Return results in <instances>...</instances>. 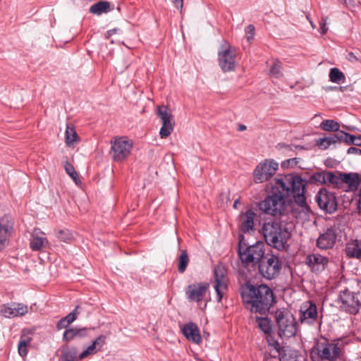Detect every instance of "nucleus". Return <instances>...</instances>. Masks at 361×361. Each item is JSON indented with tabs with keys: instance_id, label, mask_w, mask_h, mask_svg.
<instances>
[{
	"instance_id": "aec40b11",
	"label": "nucleus",
	"mask_w": 361,
	"mask_h": 361,
	"mask_svg": "<svg viewBox=\"0 0 361 361\" xmlns=\"http://www.w3.org/2000/svg\"><path fill=\"white\" fill-rule=\"evenodd\" d=\"M28 312V307L23 303H11L4 305L1 309L2 316L7 318L22 317Z\"/></svg>"
},
{
	"instance_id": "5701e85b",
	"label": "nucleus",
	"mask_w": 361,
	"mask_h": 361,
	"mask_svg": "<svg viewBox=\"0 0 361 361\" xmlns=\"http://www.w3.org/2000/svg\"><path fill=\"white\" fill-rule=\"evenodd\" d=\"M341 183L347 185L345 191H356L361 183V178L357 173H341Z\"/></svg>"
},
{
	"instance_id": "9b49d317",
	"label": "nucleus",
	"mask_w": 361,
	"mask_h": 361,
	"mask_svg": "<svg viewBox=\"0 0 361 361\" xmlns=\"http://www.w3.org/2000/svg\"><path fill=\"white\" fill-rule=\"evenodd\" d=\"M228 277L227 270L223 265H217L214 269V288L217 301L221 302L228 291Z\"/></svg>"
},
{
	"instance_id": "c03bdc74",
	"label": "nucleus",
	"mask_w": 361,
	"mask_h": 361,
	"mask_svg": "<svg viewBox=\"0 0 361 361\" xmlns=\"http://www.w3.org/2000/svg\"><path fill=\"white\" fill-rule=\"evenodd\" d=\"M255 26L253 25H249L245 28V32L247 34V41L250 42L253 39L255 35Z\"/></svg>"
},
{
	"instance_id": "3c124183",
	"label": "nucleus",
	"mask_w": 361,
	"mask_h": 361,
	"mask_svg": "<svg viewBox=\"0 0 361 361\" xmlns=\"http://www.w3.org/2000/svg\"><path fill=\"white\" fill-rule=\"evenodd\" d=\"M175 6L178 9H182L183 6V0H174Z\"/></svg>"
},
{
	"instance_id": "09e8293b",
	"label": "nucleus",
	"mask_w": 361,
	"mask_h": 361,
	"mask_svg": "<svg viewBox=\"0 0 361 361\" xmlns=\"http://www.w3.org/2000/svg\"><path fill=\"white\" fill-rule=\"evenodd\" d=\"M348 154H361V149L355 147H350L348 148L347 151Z\"/></svg>"
},
{
	"instance_id": "4d7b16f0",
	"label": "nucleus",
	"mask_w": 361,
	"mask_h": 361,
	"mask_svg": "<svg viewBox=\"0 0 361 361\" xmlns=\"http://www.w3.org/2000/svg\"><path fill=\"white\" fill-rule=\"evenodd\" d=\"M240 203V200H236L234 203H233V207L235 209H237L238 208V204Z\"/></svg>"
},
{
	"instance_id": "393cba45",
	"label": "nucleus",
	"mask_w": 361,
	"mask_h": 361,
	"mask_svg": "<svg viewBox=\"0 0 361 361\" xmlns=\"http://www.w3.org/2000/svg\"><path fill=\"white\" fill-rule=\"evenodd\" d=\"M256 214L251 209L247 210L240 216V228L243 233L252 231L254 228V221Z\"/></svg>"
},
{
	"instance_id": "7c9ffc66",
	"label": "nucleus",
	"mask_w": 361,
	"mask_h": 361,
	"mask_svg": "<svg viewBox=\"0 0 361 361\" xmlns=\"http://www.w3.org/2000/svg\"><path fill=\"white\" fill-rule=\"evenodd\" d=\"M110 10V3L108 1H99L90 8V12L94 14L100 15L102 13H106Z\"/></svg>"
},
{
	"instance_id": "8fccbe9b",
	"label": "nucleus",
	"mask_w": 361,
	"mask_h": 361,
	"mask_svg": "<svg viewBox=\"0 0 361 361\" xmlns=\"http://www.w3.org/2000/svg\"><path fill=\"white\" fill-rule=\"evenodd\" d=\"M347 59L350 62H355L358 61L357 57L353 52H350L348 54Z\"/></svg>"
},
{
	"instance_id": "1a4fd4ad",
	"label": "nucleus",
	"mask_w": 361,
	"mask_h": 361,
	"mask_svg": "<svg viewBox=\"0 0 361 361\" xmlns=\"http://www.w3.org/2000/svg\"><path fill=\"white\" fill-rule=\"evenodd\" d=\"M336 302L341 310L352 314H357L361 306L358 295L348 289L340 292Z\"/></svg>"
},
{
	"instance_id": "b1692460",
	"label": "nucleus",
	"mask_w": 361,
	"mask_h": 361,
	"mask_svg": "<svg viewBox=\"0 0 361 361\" xmlns=\"http://www.w3.org/2000/svg\"><path fill=\"white\" fill-rule=\"evenodd\" d=\"M181 331L188 340L197 344L202 342L200 329L195 324L188 323L185 324L182 328Z\"/></svg>"
},
{
	"instance_id": "72a5a7b5",
	"label": "nucleus",
	"mask_w": 361,
	"mask_h": 361,
	"mask_svg": "<svg viewBox=\"0 0 361 361\" xmlns=\"http://www.w3.org/2000/svg\"><path fill=\"white\" fill-rule=\"evenodd\" d=\"M259 328L266 334H270L272 331L271 320L267 317H257Z\"/></svg>"
},
{
	"instance_id": "2eb2a0df",
	"label": "nucleus",
	"mask_w": 361,
	"mask_h": 361,
	"mask_svg": "<svg viewBox=\"0 0 361 361\" xmlns=\"http://www.w3.org/2000/svg\"><path fill=\"white\" fill-rule=\"evenodd\" d=\"M14 221L9 215L0 218V251L8 243V239L13 230Z\"/></svg>"
},
{
	"instance_id": "e433bc0d",
	"label": "nucleus",
	"mask_w": 361,
	"mask_h": 361,
	"mask_svg": "<svg viewBox=\"0 0 361 361\" xmlns=\"http://www.w3.org/2000/svg\"><path fill=\"white\" fill-rule=\"evenodd\" d=\"M57 238L62 242L69 243L73 239V235L71 231L68 229L59 230L57 232Z\"/></svg>"
},
{
	"instance_id": "f3484780",
	"label": "nucleus",
	"mask_w": 361,
	"mask_h": 361,
	"mask_svg": "<svg viewBox=\"0 0 361 361\" xmlns=\"http://www.w3.org/2000/svg\"><path fill=\"white\" fill-rule=\"evenodd\" d=\"M318 318L317 307L315 303L307 301L304 302L300 310V320L302 324H313Z\"/></svg>"
},
{
	"instance_id": "864d4df0",
	"label": "nucleus",
	"mask_w": 361,
	"mask_h": 361,
	"mask_svg": "<svg viewBox=\"0 0 361 361\" xmlns=\"http://www.w3.org/2000/svg\"><path fill=\"white\" fill-rule=\"evenodd\" d=\"M353 145L356 146H361V135L355 136Z\"/></svg>"
},
{
	"instance_id": "f8f14e48",
	"label": "nucleus",
	"mask_w": 361,
	"mask_h": 361,
	"mask_svg": "<svg viewBox=\"0 0 361 361\" xmlns=\"http://www.w3.org/2000/svg\"><path fill=\"white\" fill-rule=\"evenodd\" d=\"M235 50L229 44L222 45L219 51V63L223 71H233L235 68Z\"/></svg>"
},
{
	"instance_id": "de8ad7c7",
	"label": "nucleus",
	"mask_w": 361,
	"mask_h": 361,
	"mask_svg": "<svg viewBox=\"0 0 361 361\" xmlns=\"http://www.w3.org/2000/svg\"><path fill=\"white\" fill-rule=\"evenodd\" d=\"M320 29L322 34H325L328 30V27H326V21L324 20V18H322V22L320 23Z\"/></svg>"
},
{
	"instance_id": "c85d7f7f",
	"label": "nucleus",
	"mask_w": 361,
	"mask_h": 361,
	"mask_svg": "<svg viewBox=\"0 0 361 361\" xmlns=\"http://www.w3.org/2000/svg\"><path fill=\"white\" fill-rule=\"evenodd\" d=\"M80 306L78 305L75 307L73 311L70 312L66 317L61 318L56 324V328L58 330H61L63 329H66L70 324H71L74 321L76 320L78 315L80 314Z\"/></svg>"
},
{
	"instance_id": "a878e982",
	"label": "nucleus",
	"mask_w": 361,
	"mask_h": 361,
	"mask_svg": "<svg viewBox=\"0 0 361 361\" xmlns=\"http://www.w3.org/2000/svg\"><path fill=\"white\" fill-rule=\"evenodd\" d=\"M105 336L103 335L98 336L86 350L80 354L79 359L83 360L89 355L96 354L105 343Z\"/></svg>"
},
{
	"instance_id": "dca6fc26",
	"label": "nucleus",
	"mask_w": 361,
	"mask_h": 361,
	"mask_svg": "<svg viewBox=\"0 0 361 361\" xmlns=\"http://www.w3.org/2000/svg\"><path fill=\"white\" fill-rule=\"evenodd\" d=\"M208 283H196L187 287L185 293L190 302H202L208 292Z\"/></svg>"
},
{
	"instance_id": "603ef678",
	"label": "nucleus",
	"mask_w": 361,
	"mask_h": 361,
	"mask_svg": "<svg viewBox=\"0 0 361 361\" xmlns=\"http://www.w3.org/2000/svg\"><path fill=\"white\" fill-rule=\"evenodd\" d=\"M118 29L114 28L112 30H109L106 33V37L109 38L111 36H112L114 34H115L117 32Z\"/></svg>"
},
{
	"instance_id": "a18cd8bd",
	"label": "nucleus",
	"mask_w": 361,
	"mask_h": 361,
	"mask_svg": "<svg viewBox=\"0 0 361 361\" xmlns=\"http://www.w3.org/2000/svg\"><path fill=\"white\" fill-rule=\"evenodd\" d=\"M279 361H297V359L294 355L284 354L280 357Z\"/></svg>"
},
{
	"instance_id": "79ce46f5",
	"label": "nucleus",
	"mask_w": 361,
	"mask_h": 361,
	"mask_svg": "<svg viewBox=\"0 0 361 361\" xmlns=\"http://www.w3.org/2000/svg\"><path fill=\"white\" fill-rule=\"evenodd\" d=\"M326 172H318L314 173L311 176V180L312 182H319L321 183H326Z\"/></svg>"
},
{
	"instance_id": "ea45409f",
	"label": "nucleus",
	"mask_w": 361,
	"mask_h": 361,
	"mask_svg": "<svg viewBox=\"0 0 361 361\" xmlns=\"http://www.w3.org/2000/svg\"><path fill=\"white\" fill-rule=\"evenodd\" d=\"M326 183L329 182L333 185H336L338 188H341V173L338 176H336L333 172H326Z\"/></svg>"
},
{
	"instance_id": "6ab92c4d",
	"label": "nucleus",
	"mask_w": 361,
	"mask_h": 361,
	"mask_svg": "<svg viewBox=\"0 0 361 361\" xmlns=\"http://www.w3.org/2000/svg\"><path fill=\"white\" fill-rule=\"evenodd\" d=\"M336 231L332 228H327L317 238V246L320 250L331 249L336 244Z\"/></svg>"
},
{
	"instance_id": "a19ab883",
	"label": "nucleus",
	"mask_w": 361,
	"mask_h": 361,
	"mask_svg": "<svg viewBox=\"0 0 361 361\" xmlns=\"http://www.w3.org/2000/svg\"><path fill=\"white\" fill-rule=\"evenodd\" d=\"M66 172L70 176V177L74 180L75 183H78V175L75 170L73 166L69 162H66L64 165Z\"/></svg>"
},
{
	"instance_id": "c756f323",
	"label": "nucleus",
	"mask_w": 361,
	"mask_h": 361,
	"mask_svg": "<svg viewBox=\"0 0 361 361\" xmlns=\"http://www.w3.org/2000/svg\"><path fill=\"white\" fill-rule=\"evenodd\" d=\"M338 142V137L336 134L326 137H322L316 140V145L321 149H326L331 145L336 144Z\"/></svg>"
},
{
	"instance_id": "6e6552de",
	"label": "nucleus",
	"mask_w": 361,
	"mask_h": 361,
	"mask_svg": "<svg viewBox=\"0 0 361 361\" xmlns=\"http://www.w3.org/2000/svg\"><path fill=\"white\" fill-rule=\"evenodd\" d=\"M260 274L266 279H275L279 274L282 264L279 257L274 255H267L259 264Z\"/></svg>"
},
{
	"instance_id": "39448f33",
	"label": "nucleus",
	"mask_w": 361,
	"mask_h": 361,
	"mask_svg": "<svg viewBox=\"0 0 361 361\" xmlns=\"http://www.w3.org/2000/svg\"><path fill=\"white\" fill-rule=\"evenodd\" d=\"M275 321L278 326V333L281 338H289L294 336L298 324L296 319L288 309H279L275 312Z\"/></svg>"
},
{
	"instance_id": "20e7f679",
	"label": "nucleus",
	"mask_w": 361,
	"mask_h": 361,
	"mask_svg": "<svg viewBox=\"0 0 361 361\" xmlns=\"http://www.w3.org/2000/svg\"><path fill=\"white\" fill-rule=\"evenodd\" d=\"M268 245L281 251L286 248L290 233L282 228L279 222L269 220L265 221L260 229Z\"/></svg>"
},
{
	"instance_id": "58836bf2",
	"label": "nucleus",
	"mask_w": 361,
	"mask_h": 361,
	"mask_svg": "<svg viewBox=\"0 0 361 361\" xmlns=\"http://www.w3.org/2000/svg\"><path fill=\"white\" fill-rule=\"evenodd\" d=\"M270 74L276 78H279L283 75L281 63L276 60L270 69Z\"/></svg>"
},
{
	"instance_id": "c9c22d12",
	"label": "nucleus",
	"mask_w": 361,
	"mask_h": 361,
	"mask_svg": "<svg viewBox=\"0 0 361 361\" xmlns=\"http://www.w3.org/2000/svg\"><path fill=\"white\" fill-rule=\"evenodd\" d=\"M78 138V135L73 128L67 126L66 130V144L72 146Z\"/></svg>"
},
{
	"instance_id": "f03ea898",
	"label": "nucleus",
	"mask_w": 361,
	"mask_h": 361,
	"mask_svg": "<svg viewBox=\"0 0 361 361\" xmlns=\"http://www.w3.org/2000/svg\"><path fill=\"white\" fill-rule=\"evenodd\" d=\"M240 294L243 302L252 312L264 314L275 302L272 290L264 284L255 286L247 283L241 286Z\"/></svg>"
},
{
	"instance_id": "6e6d98bb",
	"label": "nucleus",
	"mask_w": 361,
	"mask_h": 361,
	"mask_svg": "<svg viewBox=\"0 0 361 361\" xmlns=\"http://www.w3.org/2000/svg\"><path fill=\"white\" fill-rule=\"evenodd\" d=\"M344 2L345 4L348 6H350L351 5V3H353V0H344Z\"/></svg>"
},
{
	"instance_id": "423d86ee",
	"label": "nucleus",
	"mask_w": 361,
	"mask_h": 361,
	"mask_svg": "<svg viewBox=\"0 0 361 361\" xmlns=\"http://www.w3.org/2000/svg\"><path fill=\"white\" fill-rule=\"evenodd\" d=\"M238 255L245 266H255L262 262L265 255V245L263 242L258 241L254 245L243 247L240 244L238 247Z\"/></svg>"
},
{
	"instance_id": "9d476101",
	"label": "nucleus",
	"mask_w": 361,
	"mask_h": 361,
	"mask_svg": "<svg viewBox=\"0 0 361 361\" xmlns=\"http://www.w3.org/2000/svg\"><path fill=\"white\" fill-rule=\"evenodd\" d=\"M279 169V164L274 159H264L259 162L253 171L254 181L262 183L271 179Z\"/></svg>"
},
{
	"instance_id": "a211bd4d",
	"label": "nucleus",
	"mask_w": 361,
	"mask_h": 361,
	"mask_svg": "<svg viewBox=\"0 0 361 361\" xmlns=\"http://www.w3.org/2000/svg\"><path fill=\"white\" fill-rule=\"evenodd\" d=\"M306 264L314 274H320L326 269L329 264V258L319 253L310 254L306 257Z\"/></svg>"
},
{
	"instance_id": "4be33fe9",
	"label": "nucleus",
	"mask_w": 361,
	"mask_h": 361,
	"mask_svg": "<svg viewBox=\"0 0 361 361\" xmlns=\"http://www.w3.org/2000/svg\"><path fill=\"white\" fill-rule=\"evenodd\" d=\"M94 328H69L66 329L63 334V341L66 342H69L73 341L75 338H83L85 337H89L90 336V333Z\"/></svg>"
},
{
	"instance_id": "2f4dec72",
	"label": "nucleus",
	"mask_w": 361,
	"mask_h": 361,
	"mask_svg": "<svg viewBox=\"0 0 361 361\" xmlns=\"http://www.w3.org/2000/svg\"><path fill=\"white\" fill-rule=\"evenodd\" d=\"M329 80L336 84L344 83L345 77L344 73L337 68H332L329 71Z\"/></svg>"
},
{
	"instance_id": "4468645a",
	"label": "nucleus",
	"mask_w": 361,
	"mask_h": 361,
	"mask_svg": "<svg viewBox=\"0 0 361 361\" xmlns=\"http://www.w3.org/2000/svg\"><path fill=\"white\" fill-rule=\"evenodd\" d=\"M157 115L161 120L162 126L159 131V135L161 138H166L173 130L174 122L173 116L170 109L166 106L158 107Z\"/></svg>"
},
{
	"instance_id": "412c9836",
	"label": "nucleus",
	"mask_w": 361,
	"mask_h": 361,
	"mask_svg": "<svg viewBox=\"0 0 361 361\" xmlns=\"http://www.w3.org/2000/svg\"><path fill=\"white\" fill-rule=\"evenodd\" d=\"M49 241L46 234L39 228H35L31 234L30 247L32 251H39L47 245Z\"/></svg>"
},
{
	"instance_id": "49530a36",
	"label": "nucleus",
	"mask_w": 361,
	"mask_h": 361,
	"mask_svg": "<svg viewBox=\"0 0 361 361\" xmlns=\"http://www.w3.org/2000/svg\"><path fill=\"white\" fill-rule=\"evenodd\" d=\"M298 163V161L296 158L289 159L283 162L282 166H285L286 164L288 166H294L297 165Z\"/></svg>"
},
{
	"instance_id": "473e14b6",
	"label": "nucleus",
	"mask_w": 361,
	"mask_h": 361,
	"mask_svg": "<svg viewBox=\"0 0 361 361\" xmlns=\"http://www.w3.org/2000/svg\"><path fill=\"white\" fill-rule=\"evenodd\" d=\"M320 128L325 131L339 132L340 125L334 120H324L320 124Z\"/></svg>"
},
{
	"instance_id": "ddd939ff",
	"label": "nucleus",
	"mask_w": 361,
	"mask_h": 361,
	"mask_svg": "<svg viewBox=\"0 0 361 361\" xmlns=\"http://www.w3.org/2000/svg\"><path fill=\"white\" fill-rule=\"evenodd\" d=\"M319 207L327 213L331 214L337 209V202L334 194L326 188L319 190L315 197Z\"/></svg>"
},
{
	"instance_id": "0eeeda50",
	"label": "nucleus",
	"mask_w": 361,
	"mask_h": 361,
	"mask_svg": "<svg viewBox=\"0 0 361 361\" xmlns=\"http://www.w3.org/2000/svg\"><path fill=\"white\" fill-rule=\"evenodd\" d=\"M111 154L114 161L121 162L129 157L133 142L127 137H116L111 141Z\"/></svg>"
},
{
	"instance_id": "37998d69",
	"label": "nucleus",
	"mask_w": 361,
	"mask_h": 361,
	"mask_svg": "<svg viewBox=\"0 0 361 361\" xmlns=\"http://www.w3.org/2000/svg\"><path fill=\"white\" fill-rule=\"evenodd\" d=\"M76 357V350H70L67 353H66L61 361H75V358Z\"/></svg>"
},
{
	"instance_id": "4c0bfd02",
	"label": "nucleus",
	"mask_w": 361,
	"mask_h": 361,
	"mask_svg": "<svg viewBox=\"0 0 361 361\" xmlns=\"http://www.w3.org/2000/svg\"><path fill=\"white\" fill-rule=\"evenodd\" d=\"M338 142L343 141L348 145H353L355 135H350L343 131H339L336 133Z\"/></svg>"
},
{
	"instance_id": "13d9d810",
	"label": "nucleus",
	"mask_w": 361,
	"mask_h": 361,
	"mask_svg": "<svg viewBox=\"0 0 361 361\" xmlns=\"http://www.w3.org/2000/svg\"><path fill=\"white\" fill-rule=\"evenodd\" d=\"M246 127L245 126H240V130H245Z\"/></svg>"
},
{
	"instance_id": "5fc2aeb1",
	"label": "nucleus",
	"mask_w": 361,
	"mask_h": 361,
	"mask_svg": "<svg viewBox=\"0 0 361 361\" xmlns=\"http://www.w3.org/2000/svg\"><path fill=\"white\" fill-rule=\"evenodd\" d=\"M358 195H359V200L357 201V209H358L359 212H361V188L359 191Z\"/></svg>"
},
{
	"instance_id": "f704fd0d",
	"label": "nucleus",
	"mask_w": 361,
	"mask_h": 361,
	"mask_svg": "<svg viewBox=\"0 0 361 361\" xmlns=\"http://www.w3.org/2000/svg\"><path fill=\"white\" fill-rule=\"evenodd\" d=\"M178 261V270L180 273H183L185 271L189 262V258L186 250L181 251Z\"/></svg>"
},
{
	"instance_id": "7ed1b4c3",
	"label": "nucleus",
	"mask_w": 361,
	"mask_h": 361,
	"mask_svg": "<svg viewBox=\"0 0 361 361\" xmlns=\"http://www.w3.org/2000/svg\"><path fill=\"white\" fill-rule=\"evenodd\" d=\"M343 354V348L338 340L323 338L311 349L310 358L313 361H341Z\"/></svg>"
},
{
	"instance_id": "f257e3e1",
	"label": "nucleus",
	"mask_w": 361,
	"mask_h": 361,
	"mask_svg": "<svg viewBox=\"0 0 361 361\" xmlns=\"http://www.w3.org/2000/svg\"><path fill=\"white\" fill-rule=\"evenodd\" d=\"M307 184L298 175L277 176L267 184L265 191L269 195L259 204V209L272 216L281 214L284 210L285 199L290 197L299 206H306Z\"/></svg>"
},
{
	"instance_id": "bb28decb",
	"label": "nucleus",
	"mask_w": 361,
	"mask_h": 361,
	"mask_svg": "<svg viewBox=\"0 0 361 361\" xmlns=\"http://www.w3.org/2000/svg\"><path fill=\"white\" fill-rule=\"evenodd\" d=\"M345 253L349 258H361V240H351L345 245Z\"/></svg>"
},
{
	"instance_id": "cd10ccee",
	"label": "nucleus",
	"mask_w": 361,
	"mask_h": 361,
	"mask_svg": "<svg viewBox=\"0 0 361 361\" xmlns=\"http://www.w3.org/2000/svg\"><path fill=\"white\" fill-rule=\"evenodd\" d=\"M29 331L23 330L18 345V354L24 357L28 353V347L30 345L32 338L28 335Z\"/></svg>"
}]
</instances>
